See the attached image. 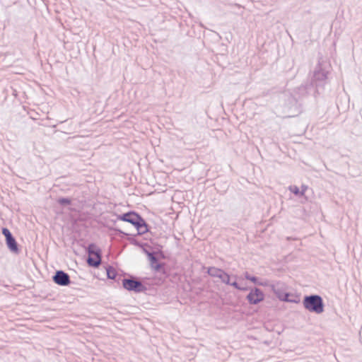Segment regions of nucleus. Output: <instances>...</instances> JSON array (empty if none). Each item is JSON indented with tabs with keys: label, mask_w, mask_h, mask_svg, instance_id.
<instances>
[{
	"label": "nucleus",
	"mask_w": 362,
	"mask_h": 362,
	"mask_svg": "<svg viewBox=\"0 0 362 362\" xmlns=\"http://www.w3.org/2000/svg\"><path fill=\"white\" fill-rule=\"evenodd\" d=\"M117 218L119 221L131 223L137 230V235H143L149 231L150 226L141 215L136 211H129L117 215Z\"/></svg>",
	"instance_id": "obj_3"
},
{
	"label": "nucleus",
	"mask_w": 362,
	"mask_h": 362,
	"mask_svg": "<svg viewBox=\"0 0 362 362\" xmlns=\"http://www.w3.org/2000/svg\"><path fill=\"white\" fill-rule=\"evenodd\" d=\"M223 270L215 267H209L206 268L207 274L211 277L218 278L223 273Z\"/></svg>",
	"instance_id": "obj_11"
},
{
	"label": "nucleus",
	"mask_w": 362,
	"mask_h": 362,
	"mask_svg": "<svg viewBox=\"0 0 362 362\" xmlns=\"http://www.w3.org/2000/svg\"><path fill=\"white\" fill-rule=\"evenodd\" d=\"M256 284L259 285V286H269V287L271 285V284H269L267 281H259V280L257 281V283Z\"/></svg>",
	"instance_id": "obj_19"
},
{
	"label": "nucleus",
	"mask_w": 362,
	"mask_h": 362,
	"mask_svg": "<svg viewBox=\"0 0 362 362\" xmlns=\"http://www.w3.org/2000/svg\"><path fill=\"white\" fill-rule=\"evenodd\" d=\"M122 286L126 290L136 293L145 292L148 295L154 296L158 291V279L146 276L138 281L134 278H124L122 279Z\"/></svg>",
	"instance_id": "obj_1"
},
{
	"label": "nucleus",
	"mask_w": 362,
	"mask_h": 362,
	"mask_svg": "<svg viewBox=\"0 0 362 362\" xmlns=\"http://www.w3.org/2000/svg\"><path fill=\"white\" fill-rule=\"evenodd\" d=\"M162 246L160 245V248ZM159 255H160V259H163L165 257L164 255H163V251L160 249V252H159Z\"/></svg>",
	"instance_id": "obj_22"
},
{
	"label": "nucleus",
	"mask_w": 362,
	"mask_h": 362,
	"mask_svg": "<svg viewBox=\"0 0 362 362\" xmlns=\"http://www.w3.org/2000/svg\"><path fill=\"white\" fill-rule=\"evenodd\" d=\"M159 267H160V273L163 271V264L161 262H160Z\"/></svg>",
	"instance_id": "obj_23"
},
{
	"label": "nucleus",
	"mask_w": 362,
	"mask_h": 362,
	"mask_svg": "<svg viewBox=\"0 0 362 362\" xmlns=\"http://www.w3.org/2000/svg\"><path fill=\"white\" fill-rule=\"evenodd\" d=\"M304 308L310 312L320 314L324 311V303L319 295L305 296L303 300Z\"/></svg>",
	"instance_id": "obj_4"
},
{
	"label": "nucleus",
	"mask_w": 362,
	"mask_h": 362,
	"mask_svg": "<svg viewBox=\"0 0 362 362\" xmlns=\"http://www.w3.org/2000/svg\"><path fill=\"white\" fill-rule=\"evenodd\" d=\"M88 257L86 258L87 264L92 268H98L102 261V250L94 243L88 244L86 249Z\"/></svg>",
	"instance_id": "obj_5"
},
{
	"label": "nucleus",
	"mask_w": 362,
	"mask_h": 362,
	"mask_svg": "<svg viewBox=\"0 0 362 362\" xmlns=\"http://www.w3.org/2000/svg\"><path fill=\"white\" fill-rule=\"evenodd\" d=\"M117 230L124 234L125 236H127V239L131 244L139 247L142 250V252L147 256L151 269L156 272H158V248H153L146 243L138 241L136 239L135 235L124 233L120 229H117Z\"/></svg>",
	"instance_id": "obj_2"
},
{
	"label": "nucleus",
	"mask_w": 362,
	"mask_h": 362,
	"mask_svg": "<svg viewBox=\"0 0 362 362\" xmlns=\"http://www.w3.org/2000/svg\"><path fill=\"white\" fill-rule=\"evenodd\" d=\"M228 285H230V286H233L234 288H235L236 289L240 290V291L244 290V288L240 287L236 281L230 282V284H228Z\"/></svg>",
	"instance_id": "obj_18"
},
{
	"label": "nucleus",
	"mask_w": 362,
	"mask_h": 362,
	"mask_svg": "<svg viewBox=\"0 0 362 362\" xmlns=\"http://www.w3.org/2000/svg\"><path fill=\"white\" fill-rule=\"evenodd\" d=\"M157 239L158 238H155L154 239L151 240V243L154 245V246H157L158 245V242H157Z\"/></svg>",
	"instance_id": "obj_21"
},
{
	"label": "nucleus",
	"mask_w": 362,
	"mask_h": 362,
	"mask_svg": "<svg viewBox=\"0 0 362 362\" xmlns=\"http://www.w3.org/2000/svg\"><path fill=\"white\" fill-rule=\"evenodd\" d=\"M160 229L163 230L165 233V235H164L163 237H165L166 238H170L173 240V242H175V237L171 235L172 230H171V228L170 226H168L167 225H164V227H163V225L160 224Z\"/></svg>",
	"instance_id": "obj_14"
},
{
	"label": "nucleus",
	"mask_w": 362,
	"mask_h": 362,
	"mask_svg": "<svg viewBox=\"0 0 362 362\" xmlns=\"http://www.w3.org/2000/svg\"><path fill=\"white\" fill-rule=\"evenodd\" d=\"M244 276L247 280H249L256 284L258 281V278L255 276H251L247 272L244 274Z\"/></svg>",
	"instance_id": "obj_16"
},
{
	"label": "nucleus",
	"mask_w": 362,
	"mask_h": 362,
	"mask_svg": "<svg viewBox=\"0 0 362 362\" xmlns=\"http://www.w3.org/2000/svg\"><path fill=\"white\" fill-rule=\"evenodd\" d=\"M270 288L280 300L297 303V300L289 298L290 293L287 292V286L285 283L282 281L272 283L270 285Z\"/></svg>",
	"instance_id": "obj_6"
},
{
	"label": "nucleus",
	"mask_w": 362,
	"mask_h": 362,
	"mask_svg": "<svg viewBox=\"0 0 362 362\" xmlns=\"http://www.w3.org/2000/svg\"><path fill=\"white\" fill-rule=\"evenodd\" d=\"M308 189V187L305 185L301 186V190H300V195H304L306 189Z\"/></svg>",
	"instance_id": "obj_20"
},
{
	"label": "nucleus",
	"mask_w": 362,
	"mask_h": 362,
	"mask_svg": "<svg viewBox=\"0 0 362 362\" xmlns=\"http://www.w3.org/2000/svg\"><path fill=\"white\" fill-rule=\"evenodd\" d=\"M57 203L62 207L69 206L72 204V199L68 197H59L57 199Z\"/></svg>",
	"instance_id": "obj_12"
},
{
	"label": "nucleus",
	"mask_w": 362,
	"mask_h": 362,
	"mask_svg": "<svg viewBox=\"0 0 362 362\" xmlns=\"http://www.w3.org/2000/svg\"><path fill=\"white\" fill-rule=\"evenodd\" d=\"M52 281L60 286H67L71 283L70 276L64 270H56L52 276Z\"/></svg>",
	"instance_id": "obj_9"
},
{
	"label": "nucleus",
	"mask_w": 362,
	"mask_h": 362,
	"mask_svg": "<svg viewBox=\"0 0 362 362\" xmlns=\"http://www.w3.org/2000/svg\"><path fill=\"white\" fill-rule=\"evenodd\" d=\"M107 278L109 279L115 280L117 276V273L112 266L107 265L105 267Z\"/></svg>",
	"instance_id": "obj_13"
},
{
	"label": "nucleus",
	"mask_w": 362,
	"mask_h": 362,
	"mask_svg": "<svg viewBox=\"0 0 362 362\" xmlns=\"http://www.w3.org/2000/svg\"><path fill=\"white\" fill-rule=\"evenodd\" d=\"M1 233L5 237L6 245L8 250L15 255H18L21 252L20 245L10 230L6 227H2Z\"/></svg>",
	"instance_id": "obj_7"
},
{
	"label": "nucleus",
	"mask_w": 362,
	"mask_h": 362,
	"mask_svg": "<svg viewBox=\"0 0 362 362\" xmlns=\"http://www.w3.org/2000/svg\"><path fill=\"white\" fill-rule=\"evenodd\" d=\"M289 189L295 195H300V191L297 186H296V185L290 186Z\"/></svg>",
	"instance_id": "obj_17"
},
{
	"label": "nucleus",
	"mask_w": 362,
	"mask_h": 362,
	"mask_svg": "<svg viewBox=\"0 0 362 362\" xmlns=\"http://www.w3.org/2000/svg\"><path fill=\"white\" fill-rule=\"evenodd\" d=\"M218 279H221V282L225 284H230V277L228 273L224 270L223 273L219 276Z\"/></svg>",
	"instance_id": "obj_15"
},
{
	"label": "nucleus",
	"mask_w": 362,
	"mask_h": 362,
	"mask_svg": "<svg viewBox=\"0 0 362 362\" xmlns=\"http://www.w3.org/2000/svg\"><path fill=\"white\" fill-rule=\"evenodd\" d=\"M264 298L263 292L257 288L252 289L250 292L247 295L246 299L250 304L256 305L262 302Z\"/></svg>",
	"instance_id": "obj_10"
},
{
	"label": "nucleus",
	"mask_w": 362,
	"mask_h": 362,
	"mask_svg": "<svg viewBox=\"0 0 362 362\" xmlns=\"http://www.w3.org/2000/svg\"><path fill=\"white\" fill-rule=\"evenodd\" d=\"M328 71L324 70L320 64H318L315 68L313 76L311 80V85L315 86L317 91L319 92L318 88L324 86L327 78Z\"/></svg>",
	"instance_id": "obj_8"
}]
</instances>
